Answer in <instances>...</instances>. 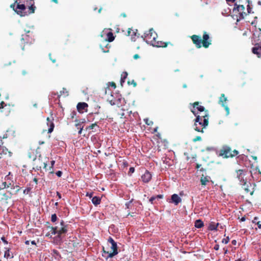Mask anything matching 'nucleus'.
Segmentation results:
<instances>
[{
    "instance_id": "f257e3e1",
    "label": "nucleus",
    "mask_w": 261,
    "mask_h": 261,
    "mask_svg": "<svg viewBox=\"0 0 261 261\" xmlns=\"http://www.w3.org/2000/svg\"><path fill=\"white\" fill-rule=\"evenodd\" d=\"M196 109L200 112H202L204 111V108L203 106H199L198 102H196L194 103L193 108L191 109V112L196 117L194 123V129L198 132L203 133V128H199L198 125L203 127H205L208 125V119L206 118L207 114L205 112L204 115L200 116L196 113Z\"/></svg>"
},
{
    "instance_id": "f03ea898",
    "label": "nucleus",
    "mask_w": 261,
    "mask_h": 261,
    "mask_svg": "<svg viewBox=\"0 0 261 261\" xmlns=\"http://www.w3.org/2000/svg\"><path fill=\"white\" fill-rule=\"evenodd\" d=\"M244 4H235V6L233 9V12L235 13H238L239 19H242L244 18L247 14L252 12V8L250 5V3L248 0H244Z\"/></svg>"
},
{
    "instance_id": "7ed1b4c3",
    "label": "nucleus",
    "mask_w": 261,
    "mask_h": 261,
    "mask_svg": "<svg viewBox=\"0 0 261 261\" xmlns=\"http://www.w3.org/2000/svg\"><path fill=\"white\" fill-rule=\"evenodd\" d=\"M144 40L148 44H150L153 46L158 47H163V42L157 41L158 35L153 29H150L144 34Z\"/></svg>"
},
{
    "instance_id": "20e7f679",
    "label": "nucleus",
    "mask_w": 261,
    "mask_h": 261,
    "mask_svg": "<svg viewBox=\"0 0 261 261\" xmlns=\"http://www.w3.org/2000/svg\"><path fill=\"white\" fill-rule=\"evenodd\" d=\"M108 241L111 244L110 249L106 250L105 247H103V254L102 256L105 257L107 259L109 258H112L115 255H117L118 252V247L116 242L111 237H109Z\"/></svg>"
},
{
    "instance_id": "39448f33",
    "label": "nucleus",
    "mask_w": 261,
    "mask_h": 261,
    "mask_svg": "<svg viewBox=\"0 0 261 261\" xmlns=\"http://www.w3.org/2000/svg\"><path fill=\"white\" fill-rule=\"evenodd\" d=\"M60 227L49 226L48 228L50 229L52 234H57V237L61 240L67 232L68 226L65 224L63 220H61L60 222Z\"/></svg>"
},
{
    "instance_id": "423d86ee",
    "label": "nucleus",
    "mask_w": 261,
    "mask_h": 261,
    "mask_svg": "<svg viewBox=\"0 0 261 261\" xmlns=\"http://www.w3.org/2000/svg\"><path fill=\"white\" fill-rule=\"evenodd\" d=\"M48 162L49 159L48 158L40 155L38 158H36L33 160V169L41 170L43 169L46 171V166Z\"/></svg>"
},
{
    "instance_id": "0eeeda50",
    "label": "nucleus",
    "mask_w": 261,
    "mask_h": 261,
    "mask_svg": "<svg viewBox=\"0 0 261 261\" xmlns=\"http://www.w3.org/2000/svg\"><path fill=\"white\" fill-rule=\"evenodd\" d=\"M13 193L9 192V194L0 192V204L2 205L6 206L8 203V200L11 198Z\"/></svg>"
},
{
    "instance_id": "6e6552de",
    "label": "nucleus",
    "mask_w": 261,
    "mask_h": 261,
    "mask_svg": "<svg viewBox=\"0 0 261 261\" xmlns=\"http://www.w3.org/2000/svg\"><path fill=\"white\" fill-rule=\"evenodd\" d=\"M2 140H1L0 142V159L3 158L4 156H11L12 153L8 149L2 146L1 144H3Z\"/></svg>"
},
{
    "instance_id": "1a4fd4ad",
    "label": "nucleus",
    "mask_w": 261,
    "mask_h": 261,
    "mask_svg": "<svg viewBox=\"0 0 261 261\" xmlns=\"http://www.w3.org/2000/svg\"><path fill=\"white\" fill-rule=\"evenodd\" d=\"M11 188V189H15V186L14 185L13 181H3L0 185V190L4 189H7Z\"/></svg>"
},
{
    "instance_id": "9d476101",
    "label": "nucleus",
    "mask_w": 261,
    "mask_h": 261,
    "mask_svg": "<svg viewBox=\"0 0 261 261\" xmlns=\"http://www.w3.org/2000/svg\"><path fill=\"white\" fill-rule=\"evenodd\" d=\"M152 178V175L150 172L146 170L145 173L141 176V180L144 183L149 182Z\"/></svg>"
},
{
    "instance_id": "9b49d317",
    "label": "nucleus",
    "mask_w": 261,
    "mask_h": 261,
    "mask_svg": "<svg viewBox=\"0 0 261 261\" xmlns=\"http://www.w3.org/2000/svg\"><path fill=\"white\" fill-rule=\"evenodd\" d=\"M88 107V105L86 102H79L76 106L77 110L80 113H83L84 111L87 112Z\"/></svg>"
},
{
    "instance_id": "f8f14e48",
    "label": "nucleus",
    "mask_w": 261,
    "mask_h": 261,
    "mask_svg": "<svg viewBox=\"0 0 261 261\" xmlns=\"http://www.w3.org/2000/svg\"><path fill=\"white\" fill-rule=\"evenodd\" d=\"M252 53L256 55L258 58H261V42L260 43L257 44L252 49Z\"/></svg>"
},
{
    "instance_id": "ddd939ff",
    "label": "nucleus",
    "mask_w": 261,
    "mask_h": 261,
    "mask_svg": "<svg viewBox=\"0 0 261 261\" xmlns=\"http://www.w3.org/2000/svg\"><path fill=\"white\" fill-rule=\"evenodd\" d=\"M16 9L19 10H15V11L17 13V14L20 15L21 16H23L25 15V14H23V13L22 12L26 9V7L24 4H20L19 3H17Z\"/></svg>"
},
{
    "instance_id": "4468645a",
    "label": "nucleus",
    "mask_w": 261,
    "mask_h": 261,
    "mask_svg": "<svg viewBox=\"0 0 261 261\" xmlns=\"http://www.w3.org/2000/svg\"><path fill=\"white\" fill-rule=\"evenodd\" d=\"M181 201L180 197L177 194H174L172 195L171 198L169 200V202L174 203L175 205H177Z\"/></svg>"
},
{
    "instance_id": "2eb2a0df",
    "label": "nucleus",
    "mask_w": 261,
    "mask_h": 261,
    "mask_svg": "<svg viewBox=\"0 0 261 261\" xmlns=\"http://www.w3.org/2000/svg\"><path fill=\"white\" fill-rule=\"evenodd\" d=\"M227 100L226 97H225L224 94H222L221 97L220 98L219 102L221 103L222 106L224 107L225 110L227 112V115H228L229 113V108L227 106H225L224 103V102H225Z\"/></svg>"
},
{
    "instance_id": "dca6fc26",
    "label": "nucleus",
    "mask_w": 261,
    "mask_h": 261,
    "mask_svg": "<svg viewBox=\"0 0 261 261\" xmlns=\"http://www.w3.org/2000/svg\"><path fill=\"white\" fill-rule=\"evenodd\" d=\"M211 181V177L208 176L202 175L200 178V182L202 186H206Z\"/></svg>"
},
{
    "instance_id": "f3484780",
    "label": "nucleus",
    "mask_w": 261,
    "mask_h": 261,
    "mask_svg": "<svg viewBox=\"0 0 261 261\" xmlns=\"http://www.w3.org/2000/svg\"><path fill=\"white\" fill-rule=\"evenodd\" d=\"M192 39L194 43L196 45L197 47L200 48L201 47V40L199 36L197 35H193L192 36Z\"/></svg>"
},
{
    "instance_id": "a211bd4d",
    "label": "nucleus",
    "mask_w": 261,
    "mask_h": 261,
    "mask_svg": "<svg viewBox=\"0 0 261 261\" xmlns=\"http://www.w3.org/2000/svg\"><path fill=\"white\" fill-rule=\"evenodd\" d=\"M46 120L47 121V124L49 127L48 128V130H47L48 133H51L53 131L54 127H55L54 123L53 121L52 120H50L49 118H48V117L47 118Z\"/></svg>"
},
{
    "instance_id": "6ab92c4d",
    "label": "nucleus",
    "mask_w": 261,
    "mask_h": 261,
    "mask_svg": "<svg viewBox=\"0 0 261 261\" xmlns=\"http://www.w3.org/2000/svg\"><path fill=\"white\" fill-rule=\"evenodd\" d=\"M203 40L202 41L203 46L204 47L207 48L210 44V43L207 41L209 39L208 35L206 33L204 34V35L203 36Z\"/></svg>"
},
{
    "instance_id": "aec40b11",
    "label": "nucleus",
    "mask_w": 261,
    "mask_h": 261,
    "mask_svg": "<svg viewBox=\"0 0 261 261\" xmlns=\"http://www.w3.org/2000/svg\"><path fill=\"white\" fill-rule=\"evenodd\" d=\"M115 39V36H114L113 33L110 31L107 33V38L106 39V41H108L109 42H112Z\"/></svg>"
},
{
    "instance_id": "412c9836",
    "label": "nucleus",
    "mask_w": 261,
    "mask_h": 261,
    "mask_svg": "<svg viewBox=\"0 0 261 261\" xmlns=\"http://www.w3.org/2000/svg\"><path fill=\"white\" fill-rule=\"evenodd\" d=\"M221 154L222 155L224 156V157L225 158H229L230 156H234V154H231L230 153L229 149H225L222 151Z\"/></svg>"
},
{
    "instance_id": "4be33fe9",
    "label": "nucleus",
    "mask_w": 261,
    "mask_h": 261,
    "mask_svg": "<svg viewBox=\"0 0 261 261\" xmlns=\"http://www.w3.org/2000/svg\"><path fill=\"white\" fill-rule=\"evenodd\" d=\"M221 154L222 155L224 156V157L225 158H229L230 156H234V154H231L230 153L229 149H225L222 151Z\"/></svg>"
},
{
    "instance_id": "5701e85b",
    "label": "nucleus",
    "mask_w": 261,
    "mask_h": 261,
    "mask_svg": "<svg viewBox=\"0 0 261 261\" xmlns=\"http://www.w3.org/2000/svg\"><path fill=\"white\" fill-rule=\"evenodd\" d=\"M137 30H132L131 29H128L127 31V34L128 36H130L132 37V39H134L135 37L136 36Z\"/></svg>"
},
{
    "instance_id": "b1692460",
    "label": "nucleus",
    "mask_w": 261,
    "mask_h": 261,
    "mask_svg": "<svg viewBox=\"0 0 261 261\" xmlns=\"http://www.w3.org/2000/svg\"><path fill=\"white\" fill-rule=\"evenodd\" d=\"M101 202V198L98 196H94L92 197V202L95 205H97L100 204Z\"/></svg>"
},
{
    "instance_id": "393cba45",
    "label": "nucleus",
    "mask_w": 261,
    "mask_h": 261,
    "mask_svg": "<svg viewBox=\"0 0 261 261\" xmlns=\"http://www.w3.org/2000/svg\"><path fill=\"white\" fill-rule=\"evenodd\" d=\"M55 163V161L53 160V161H50V166L48 168H47L46 167V171H48L49 173L53 174L54 173L53 168H54Z\"/></svg>"
},
{
    "instance_id": "a878e982",
    "label": "nucleus",
    "mask_w": 261,
    "mask_h": 261,
    "mask_svg": "<svg viewBox=\"0 0 261 261\" xmlns=\"http://www.w3.org/2000/svg\"><path fill=\"white\" fill-rule=\"evenodd\" d=\"M4 257L7 258H12L13 257V255L10 252L9 249H6V250L5 252Z\"/></svg>"
},
{
    "instance_id": "bb28decb",
    "label": "nucleus",
    "mask_w": 261,
    "mask_h": 261,
    "mask_svg": "<svg viewBox=\"0 0 261 261\" xmlns=\"http://www.w3.org/2000/svg\"><path fill=\"white\" fill-rule=\"evenodd\" d=\"M219 223H215L212 222L210 224L208 228L211 230H215L217 229V227Z\"/></svg>"
},
{
    "instance_id": "cd10ccee",
    "label": "nucleus",
    "mask_w": 261,
    "mask_h": 261,
    "mask_svg": "<svg viewBox=\"0 0 261 261\" xmlns=\"http://www.w3.org/2000/svg\"><path fill=\"white\" fill-rule=\"evenodd\" d=\"M127 73L126 71L123 72L121 75V84L122 85L123 83L125 82V79L127 76Z\"/></svg>"
},
{
    "instance_id": "c85d7f7f",
    "label": "nucleus",
    "mask_w": 261,
    "mask_h": 261,
    "mask_svg": "<svg viewBox=\"0 0 261 261\" xmlns=\"http://www.w3.org/2000/svg\"><path fill=\"white\" fill-rule=\"evenodd\" d=\"M203 226V222L200 220H197L195 222V226L196 228H200Z\"/></svg>"
},
{
    "instance_id": "c756f323",
    "label": "nucleus",
    "mask_w": 261,
    "mask_h": 261,
    "mask_svg": "<svg viewBox=\"0 0 261 261\" xmlns=\"http://www.w3.org/2000/svg\"><path fill=\"white\" fill-rule=\"evenodd\" d=\"M239 179L240 180V182H241V184L243 185L244 186H245V185H246V182H245L244 181V179H243V177H242L241 176V175H240L239 176ZM244 189L248 192H249V190L248 188H246L245 187H244Z\"/></svg>"
},
{
    "instance_id": "7c9ffc66",
    "label": "nucleus",
    "mask_w": 261,
    "mask_h": 261,
    "mask_svg": "<svg viewBox=\"0 0 261 261\" xmlns=\"http://www.w3.org/2000/svg\"><path fill=\"white\" fill-rule=\"evenodd\" d=\"M163 197V196L162 195H158V196H153V197H151L150 199H149V201L151 203H153L154 202V201L156 199H158V198H162Z\"/></svg>"
},
{
    "instance_id": "2f4dec72",
    "label": "nucleus",
    "mask_w": 261,
    "mask_h": 261,
    "mask_svg": "<svg viewBox=\"0 0 261 261\" xmlns=\"http://www.w3.org/2000/svg\"><path fill=\"white\" fill-rule=\"evenodd\" d=\"M60 94L59 96H61L62 95H64L65 96H67L68 95V92L66 90V89L65 88H62V90L61 91H60Z\"/></svg>"
},
{
    "instance_id": "473e14b6",
    "label": "nucleus",
    "mask_w": 261,
    "mask_h": 261,
    "mask_svg": "<svg viewBox=\"0 0 261 261\" xmlns=\"http://www.w3.org/2000/svg\"><path fill=\"white\" fill-rule=\"evenodd\" d=\"M29 10L31 11L30 13H34L35 12V9H36V7L34 6V4H32L29 7Z\"/></svg>"
},
{
    "instance_id": "72a5a7b5",
    "label": "nucleus",
    "mask_w": 261,
    "mask_h": 261,
    "mask_svg": "<svg viewBox=\"0 0 261 261\" xmlns=\"http://www.w3.org/2000/svg\"><path fill=\"white\" fill-rule=\"evenodd\" d=\"M57 217L56 214H54L51 215V222H55L57 221Z\"/></svg>"
},
{
    "instance_id": "f704fd0d",
    "label": "nucleus",
    "mask_w": 261,
    "mask_h": 261,
    "mask_svg": "<svg viewBox=\"0 0 261 261\" xmlns=\"http://www.w3.org/2000/svg\"><path fill=\"white\" fill-rule=\"evenodd\" d=\"M127 84L128 85H133L134 87L137 86V83L134 80H132L131 81H128L127 82Z\"/></svg>"
},
{
    "instance_id": "c9c22d12",
    "label": "nucleus",
    "mask_w": 261,
    "mask_h": 261,
    "mask_svg": "<svg viewBox=\"0 0 261 261\" xmlns=\"http://www.w3.org/2000/svg\"><path fill=\"white\" fill-rule=\"evenodd\" d=\"M97 126V123H92L91 124L90 126H89L88 127H87L86 128V129H92L94 128L95 126Z\"/></svg>"
},
{
    "instance_id": "e433bc0d",
    "label": "nucleus",
    "mask_w": 261,
    "mask_h": 261,
    "mask_svg": "<svg viewBox=\"0 0 261 261\" xmlns=\"http://www.w3.org/2000/svg\"><path fill=\"white\" fill-rule=\"evenodd\" d=\"M10 174H11V172H9V173H8V175H7L5 176V180H6V181H12V180L11 179V177H10Z\"/></svg>"
},
{
    "instance_id": "4c0bfd02",
    "label": "nucleus",
    "mask_w": 261,
    "mask_h": 261,
    "mask_svg": "<svg viewBox=\"0 0 261 261\" xmlns=\"http://www.w3.org/2000/svg\"><path fill=\"white\" fill-rule=\"evenodd\" d=\"M76 115V112L75 111H73L70 113V116L71 119H73Z\"/></svg>"
},
{
    "instance_id": "58836bf2",
    "label": "nucleus",
    "mask_w": 261,
    "mask_h": 261,
    "mask_svg": "<svg viewBox=\"0 0 261 261\" xmlns=\"http://www.w3.org/2000/svg\"><path fill=\"white\" fill-rule=\"evenodd\" d=\"M133 199L125 203V206L126 208H129L130 206L132 203Z\"/></svg>"
},
{
    "instance_id": "ea45409f",
    "label": "nucleus",
    "mask_w": 261,
    "mask_h": 261,
    "mask_svg": "<svg viewBox=\"0 0 261 261\" xmlns=\"http://www.w3.org/2000/svg\"><path fill=\"white\" fill-rule=\"evenodd\" d=\"M15 188H16V190L15 191L14 193H13V194H16L20 190L21 188L19 186H15Z\"/></svg>"
},
{
    "instance_id": "a19ab883",
    "label": "nucleus",
    "mask_w": 261,
    "mask_h": 261,
    "mask_svg": "<svg viewBox=\"0 0 261 261\" xmlns=\"http://www.w3.org/2000/svg\"><path fill=\"white\" fill-rule=\"evenodd\" d=\"M75 122H80V124L82 125L83 123H85L86 122L85 119H82L81 120H77L76 119L75 120Z\"/></svg>"
},
{
    "instance_id": "79ce46f5",
    "label": "nucleus",
    "mask_w": 261,
    "mask_h": 261,
    "mask_svg": "<svg viewBox=\"0 0 261 261\" xmlns=\"http://www.w3.org/2000/svg\"><path fill=\"white\" fill-rule=\"evenodd\" d=\"M17 2H18V0H15V2L10 5V7L11 8H12L14 11L15 10V4H17Z\"/></svg>"
},
{
    "instance_id": "37998d69",
    "label": "nucleus",
    "mask_w": 261,
    "mask_h": 261,
    "mask_svg": "<svg viewBox=\"0 0 261 261\" xmlns=\"http://www.w3.org/2000/svg\"><path fill=\"white\" fill-rule=\"evenodd\" d=\"M75 127L77 128V129H80V127H82L83 126H82V125L80 124V122H76V123L75 124Z\"/></svg>"
},
{
    "instance_id": "c03bdc74",
    "label": "nucleus",
    "mask_w": 261,
    "mask_h": 261,
    "mask_svg": "<svg viewBox=\"0 0 261 261\" xmlns=\"http://www.w3.org/2000/svg\"><path fill=\"white\" fill-rule=\"evenodd\" d=\"M201 140V138L200 136H197L193 139L194 142L199 141Z\"/></svg>"
},
{
    "instance_id": "a18cd8bd",
    "label": "nucleus",
    "mask_w": 261,
    "mask_h": 261,
    "mask_svg": "<svg viewBox=\"0 0 261 261\" xmlns=\"http://www.w3.org/2000/svg\"><path fill=\"white\" fill-rule=\"evenodd\" d=\"M135 171V169L134 167H130L129 169L128 174H132Z\"/></svg>"
},
{
    "instance_id": "49530a36",
    "label": "nucleus",
    "mask_w": 261,
    "mask_h": 261,
    "mask_svg": "<svg viewBox=\"0 0 261 261\" xmlns=\"http://www.w3.org/2000/svg\"><path fill=\"white\" fill-rule=\"evenodd\" d=\"M86 196H87V197H89V198H92V196H93V192H91V193H89V192H87L86 194Z\"/></svg>"
},
{
    "instance_id": "de8ad7c7",
    "label": "nucleus",
    "mask_w": 261,
    "mask_h": 261,
    "mask_svg": "<svg viewBox=\"0 0 261 261\" xmlns=\"http://www.w3.org/2000/svg\"><path fill=\"white\" fill-rule=\"evenodd\" d=\"M109 100V102H110V103L112 105V106H114V105H115L116 104V102L115 100H113L112 99L111 100Z\"/></svg>"
},
{
    "instance_id": "09e8293b",
    "label": "nucleus",
    "mask_w": 261,
    "mask_h": 261,
    "mask_svg": "<svg viewBox=\"0 0 261 261\" xmlns=\"http://www.w3.org/2000/svg\"><path fill=\"white\" fill-rule=\"evenodd\" d=\"M56 175L58 176V177H61V175H62V172L61 171H58L56 172Z\"/></svg>"
},
{
    "instance_id": "8fccbe9b",
    "label": "nucleus",
    "mask_w": 261,
    "mask_h": 261,
    "mask_svg": "<svg viewBox=\"0 0 261 261\" xmlns=\"http://www.w3.org/2000/svg\"><path fill=\"white\" fill-rule=\"evenodd\" d=\"M6 106V105L5 103V102L4 101H2L1 103H0V109L1 108H4V106Z\"/></svg>"
},
{
    "instance_id": "3c124183",
    "label": "nucleus",
    "mask_w": 261,
    "mask_h": 261,
    "mask_svg": "<svg viewBox=\"0 0 261 261\" xmlns=\"http://www.w3.org/2000/svg\"><path fill=\"white\" fill-rule=\"evenodd\" d=\"M133 58L135 60H137L138 59H139L140 58V56L138 54H135L134 56H133Z\"/></svg>"
},
{
    "instance_id": "603ef678",
    "label": "nucleus",
    "mask_w": 261,
    "mask_h": 261,
    "mask_svg": "<svg viewBox=\"0 0 261 261\" xmlns=\"http://www.w3.org/2000/svg\"><path fill=\"white\" fill-rule=\"evenodd\" d=\"M110 85L111 87H113L114 88H116V85L114 82H111L110 83Z\"/></svg>"
},
{
    "instance_id": "864d4df0",
    "label": "nucleus",
    "mask_w": 261,
    "mask_h": 261,
    "mask_svg": "<svg viewBox=\"0 0 261 261\" xmlns=\"http://www.w3.org/2000/svg\"><path fill=\"white\" fill-rule=\"evenodd\" d=\"M83 127H83V126H82V127H80V129H79V132H78V134H79V135H81V134H82V130H83Z\"/></svg>"
},
{
    "instance_id": "5fc2aeb1",
    "label": "nucleus",
    "mask_w": 261,
    "mask_h": 261,
    "mask_svg": "<svg viewBox=\"0 0 261 261\" xmlns=\"http://www.w3.org/2000/svg\"><path fill=\"white\" fill-rule=\"evenodd\" d=\"M53 234H51V232L50 233V232H48L46 234V237H50V238H51Z\"/></svg>"
},
{
    "instance_id": "6e6d98bb",
    "label": "nucleus",
    "mask_w": 261,
    "mask_h": 261,
    "mask_svg": "<svg viewBox=\"0 0 261 261\" xmlns=\"http://www.w3.org/2000/svg\"><path fill=\"white\" fill-rule=\"evenodd\" d=\"M57 195L59 199L61 198V194L59 192H57Z\"/></svg>"
},
{
    "instance_id": "4d7b16f0",
    "label": "nucleus",
    "mask_w": 261,
    "mask_h": 261,
    "mask_svg": "<svg viewBox=\"0 0 261 261\" xmlns=\"http://www.w3.org/2000/svg\"><path fill=\"white\" fill-rule=\"evenodd\" d=\"M49 56L50 59L52 61L53 63H55L56 62V60L54 59V58H51L50 54H49Z\"/></svg>"
},
{
    "instance_id": "13d9d810",
    "label": "nucleus",
    "mask_w": 261,
    "mask_h": 261,
    "mask_svg": "<svg viewBox=\"0 0 261 261\" xmlns=\"http://www.w3.org/2000/svg\"><path fill=\"white\" fill-rule=\"evenodd\" d=\"M257 226H258V228L260 229L261 228V223L260 222H258L257 223Z\"/></svg>"
},
{
    "instance_id": "bf43d9fd",
    "label": "nucleus",
    "mask_w": 261,
    "mask_h": 261,
    "mask_svg": "<svg viewBox=\"0 0 261 261\" xmlns=\"http://www.w3.org/2000/svg\"><path fill=\"white\" fill-rule=\"evenodd\" d=\"M219 245H215L214 247V249L216 250H218L219 249Z\"/></svg>"
},
{
    "instance_id": "052dcab7",
    "label": "nucleus",
    "mask_w": 261,
    "mask_h": 261,
    "mask_svg": "<svg viewBox=\"0 0 261 261\" xmlns=\"http://www.w3.org/2000/svg\"><path fill=\"white\" fill-rule=\"evenodd\" d=\"M33 181L36 184H37L38 183V179H37V178H34L33 179Z\"/></svg>"
},
{
    "instance_id": "680f3d73",
    "label": "nucleus",
    "mask_w": 261,
    "mask_h": 261,
    "mask_svg": "<svg viewBox=\"0 0 261 261\" xmlns=\"http://www.w3.org/2000/svg\"><path fill=\"white\" fill-rule=\"evenodd\" d=\"M236 0H226V1L227 2H231V3H233V2H235Z\"/></svg>"
},
{
    "instance_id": "e2e57ef3",
    "label": "nucleus",
    "mask_w": 261,
    "mask_h": 261,
    "mask_svg": "<svg viewBox=\"0 0 261 261\" xmlns=\"http://www.w3.org/2000/svg\"><path fill=\"white\" fill-rule=\"evenodd\" d=\"M222 242L223 243H224L225 244H227L228 242V240H223Z\"/></svg>"
},
{
    "instance_id": "0e129e2a",
    "label": "nucleus",
    "mask_w": 261,
    "mask_h": 261,
    "mask_svg": "<svg viewBox=\"0 0 261 261\" xmlns=\"http://www.w3.org/2000/svg\"><path fill=\"white\" fill-rule=\"evenodd\" d=\"M233 152H234V154H234V155H235L238 154V151H237V150H234L233 151Z\"/></svg>"
},
{
    "instance_id": "69168bd1",
    "label": "nucleus",
    "mask_w": 261,
    "mask_h": 261,
    "mask_svg": "<svg viewBox=\"0 0 261 261\" xmlns=\"http://www.w3.org/2000/svg\"><path fill=\"white\" fill-rule=\"evenodd\" d=\"M25 243L26 245H29L30 244V241H26L25 242Z\"/></svg>"
},
{
    "instance_id": "338daca9",
    "label": "nucleus",
    "mask_w": 261,
    "mask_h": 261,
    "mask_svg": "<svg viewBox=\"0 0 261 261\" xmlns=\"http://www.w3.org/2000/svg\"><path fill=\"white\" fill-rule=\"evenodd\" d=\"M31 244H33V245H36L35 241H31Z\"/></svg>"
},
{
    "instance_id": "774afa93",
    "label": "nucleus",
    "mask_w": 261,
    "mask_h": 261,
    "mask_svg": "<svg viewBox=\"0 0 261 261\" xmlns=\"http://www.w3.org/2000/svg\"><path fill=\"white\" fill-rule=\"evenodd\" d=\"M101 10H102V8H99V9H98V12L99 13H100L101 12Z\"/></svg>"
}]
</instances>
